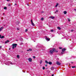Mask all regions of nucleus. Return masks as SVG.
Segmentation results:
<instances>
[{"instance_id":"c03bdc74","label":"nucleus","mask_w":76,"mask_h":76,"mask_svg":"<svg viewBox=\"0 0 76 76\" xmlns=\"http://www.w3.org/2000/svg\"><path fill=\"white\" fill-rule=\"evenodd\" d=\"M10 49H11V48H9V50H10Z\"/></svg>"},{"instance_id":"2eb2a0df","label":"nucleus","mask_w":76,"mask_h":76,"mask_svg":"<svg viewBox=\"0 0 76 76\" xmlns=\"http://www.w3.org/2000/svg\"><path fill=\"white\" fill-rule=\"evenodd\" d=\"M58 3H57L56 4L55 6L56 7H57V6H58Z\"/></svg>"},{"instance_id":"1a4fd4ad","label":"nucleus","mask_w":76,"mask_h":76,"mask_svg":"<svg viewBox=\"0 0 76 76\" xmlns=\"http://www.w3.org/2000/svg\"><path fill=\"white\" fill-rule=\"evenodd\" d=\"M3 29V27H1V28H0V31H1V30L2 29Z\"/></svg>"},{"instance_id":"3c124183","label":"nucleus","mask_w":76,"mask_h":76,"mask_svg":"<svg viewBox=\"0 0 76 76\" xmlns=\"http://www.w3.org/2000/svg\"><path fill=\"white\" fill-rule=\"evenodd\" d=\"M4 26H5V25H4Z\"/></svg>"},{"instance_id":"ea45409f","label":"nucleus","mask_w":76,"mask_h":76,"mask_svg":"<svg viewBox=\"0 0 76 76\" xmlns=\"http://www.w3.org/2000/svg\"><path fill=\"white\" fill-rule=\"evenodd\" d=\"M17 23H16L17 24H19V22H17Z\"/></svg>"},{"instance_id":"58836bf2","label":"nucleus","mask_w":76,"mask_h":76,"mask_svg":"<svg viewBox=\"0 0 76 76\" xmlns=\"http://www.w3.org/2000/svg\"><path fill=\"white\" fill-rule=\"evenodd\" d=\"M1 35L0 34V38H1Z\"/></svg>"},{"instance_id":"6e6552de","label":"nucleus","mask_w":76,"mask_h":76,"mask_svg":"<svg viewBox=\"0 0 76 76\" xmlns=\"http://www.w3.org/2000/svg\"><path fill=\"white\" fill-rule=\"evenodd\" d=\"M62 50V52H64V51H65L66 50V49H65V48H64Z\"/></svg>"},{"instance_id":"0eeeda50","label":"nucleus","mask_w":76,"mask_h":76,"mask_svg":"<svg viewBox=\"0 0 76 76\" xmlns=\"http://www.w3.org/2000/svg\"><path fill=\"white\" fill-rule=\"evenodd\" d=\"M49 18L53 19H54V17L53 16H50L49 17Z\"/></svg>"},{"instance_id":"a878e982","label":"nucleus","mask_w":76,"mask_h":76,"mask_svg":"<svg viewBox=\"0 0 76 76\" xmlns=\"http://www.w3.org/2000/svg\"><path fill=\"white\" fill-rule=\"evenodd\" d=\"M11 5V4H8V6H10Z\"/></svg>"},{"instance_id":"c9c22d12","label":"nucleus","mask_w":76,"mask_h":76,"mask_svg":"<svg viewBox=\"0 0 76 76\" xmlns=\"http://www.w3.org/2000/svg\"><path fill=\"white\" fill-rule=\"evenodd\" d=\"M71 31V32H73V30H72Z\"/></svg>"},{"instance_id":"a19ab883","label":"nucleus","mask_w":76,"mask_h":76,"mask_svg":"<svg viewBox=\"0 0 76 76\" xmlns=\"http://www.w3.org/2000/svg\"><path fill=\"white\" fill-rule=\"evenodd\" d=\"M45 66H47V64H46V65H45Z\"/></svg>"},{"instance_id":"4be33fe9","label":"nucleus","mask_w":76,"mask_h":76,"mask_svg":"<svg viewBox=\"0 0 76 76\" xmlns=\"http://www.w3.org/2000/svg\"><path fill=\"white\" fill-rule=\"evenodd\" d=\"M17 58H19V56L17 55Z\"/></svg>"},{"instance_id":"79ce46f5","label":"nucleus","mask_w":76,"mask_h":76,"mask_svg":"<svg viewBox=\"0 0 76 76\" xmlns=\"http://www.w3.org/2000/svg\"><path fill=\"white\" fill-rule=\"evenodd\" d=\"M51 76H54V74H53Z\"/></svg>"},{"instance_id":"bb28decb","label":"nucleus","mask_w":76,"mask_h":76,"mask_svg":"<svg viewBox=\"0 0 76 76\" xmlns=\"http://www.w3.org/2000/svg\"><path fill=\"white\" fill-rule=\"evenodd\" d=\"M42 69H43V70H44L45 69V67H43L42 68Z\"/></svg>"},{"instance_id":"473e14b6","label":"nucleus","mask_w":76,"mask_h":76,"mask_svg":"<svg viewBox=\"0 0 76 76\" xmlns=\"http://www.w3.org/2000/svg\"><path fill=\"white\" fill-rule=\"evenodd\" d=\"M55 52H56V53H57V52H58V51L57 50H56V49H55Z\"/></svg>"},{"instance_id":"393cba45","label":"nucleus","mask_w":76,"mask_h":76,"mask_svg":"<svg viewBox=\"0 0 76 76\" xmlns=\"http://www.w3.org/2000/svg\"><path fill=\"white\" fill-rule=\"evenodd\" d=\"M67 19H68L69 22H70V19H69V18H68Z\"/></svg>"},{"instance_id":"9b49d317","label":"nucleus","mask_w":76,"mask_h":76,"mask_svg":"<svg viewBox=\"0 0 76 76\" xmlns=\"http://www.w3.org/2000/svg\"><path fill=\"white\" fill-rule=\"evenodd\" d=\"M58 12V10H57L55 12V13L56 14V13H57V12Z\"/></svg>"},{"instance_id":"ddd939ff","label":"nucleus","mask_w":76,"mask_h":76,"mask_svg":"<svg viewBox=\"0 0 76 76\" xmlns=\"http://www.w3.org/2000/svg\"><path fill=\"white\" fill-rule=\"evenodd\" d=\"M48 64H50V65H51V64H52V62H49L48 63Z\"/></svg>"},{"instance_id":"4c0bfd02","label":"nucleus","mask_w":76,"mask_h":76,"mask_svg":"<svg viewBox=\"0 0 76 76\" xmlns=\"http://www.w3.org/2000/svg\"><path fill=\"white\" fill-rule=\"evenodd\" d=\"M7 1H10V0H7Z\"/></svg>"},{"instance_id":"4468645a","label":"nucleus","mask_w":76,"mask_h":76,"mask_svg":"<svg viewBox=\"0 0 76 76\" xmlns=\"http://www.w3.org/2000/svg\"><path fill=\"white\" fill-rule=\"evenodd\" d=\"M57 28L58 29H59V30H60V29H61V28L59 27H57Z\"/></svg>"},{"instance_id":"a18cd8bd","label":"nucleus","mask_w":76,"mask_h":76,"mask_svg":"<svg viewBox=\"0 0 76 76\" xmlns=\"http://www.w3.org/2000/svg\"><path fill=\"white\" fill-rule=\"evenodd\" d=\"M74 10H75V11H76V9H74Z\"/></svg>"},{"instance_id":"a211bd4d","label":"nucleus","mask_w":76,"mask_h":76,"mask_svg":"<svg viewBox=\"0 0 76 76\" xmlns=\"http://www.w3.org/2000/svg\"><path fill=\"white\" fill-rule=\"evenodd\" d=\"M45 62L46 63V64H48V61H45Z\"/></svg>"},{"instance_id":"20e7f679","label":"nucleus","mask_w":76,"mask_h":76,"mask_svg":"<svg viewBox=\"0 0 76 76\" xmlns=\"http://www.w3.org/2000/svg\"><path fill=\"white\" fill-rule=\"evenodd\" d=\"M45 39L46 41H49L50 40V39L47 38L46 36H45Z\"/></svg>"},{"instance_id":"f704fd0d","label":"nucleus","mask_w":76,"mask_h":76,"mask_svg":"<svg viewBox=\"0 0 76 76\" xmlns=\"http://www.w3.org/2000/svg\"><path fill=\"white\" fill-rule=\"evenodd\" d=\"M31 23H33V22H32V20H31Z\"/></svg>"},{"instance_id":"49530a36","label":"nucleus","mask_w":76,"mask_h":76,"mask_svg":"<svg viewBox=\"0 0 76 76\" xmlns=\"http://www.w3.org/2000/svg\"><path fill=\"white\" fill-rule=\"evenodd\" d=\"M15 5H16V4H15Z\"/></svg>"},{"instance_id":"7c9ffc66","label":"nucleus","mask_w":76,"mask_h":76,"mask_svg":"<svg viewBox=\"0 0 76 76\" xmlns=\"http://www.w3.org/2000/svg\"><path fill=\"white\" fill-rule=\"evenodd\" d=\"M63 53H64V52H61V54H63Z\"/></svg>"},{"instance_id":"412c9836","label":"nucleus","mask_w":76,"mask_h":76,"mask_svg":"<svg viewBox=\"0 0 76 76\" xmlns=\"http://www.w3.org/2000/svg\"><path fill=\"white\" fill-rule=\"evenodd\" d=\"M31 24H32V25H33V26H35V24H34V23H31Z\"/></svg>"},{"instance_id":"c85d7f7f","label":"nucleus","mask_w":76,"mask_h":76,"mask_svg":"<svg viewBox=\"0 0 76 76\" xmlns=\"http://www.w3.org/2000/svg\"><path fill=\"white\" fill-rule=\"evenodd\" d=\"M27 31H28V30L27 29H26L25 30L26 32H27Z\"/></svg>"},{"instance_id":"f257e3e1","label":"nucleus","mask_w":76,"mask_h":76,"mask_svg":"<svg viewBox=\"0 0 76 76\" xmlns=\"http://www.w3.org/2000/svg\"><path fill=\"white\" fill-rule=\"evenodd\" d=\"M55 51H56V49H55V48H53L49 51L50 54H53V53H54Z\"/></svg>"},{"instance_id":"c756f323","label":"nucleus","mask_w":76,"mask_h":76,"mask_svg":"<svg viewBox=\"0 0 76 76\" xmlns=\"http://www.w3.org/2000/svg\"><path fill=\"white\" fill-rule=\"evenodd\" d=\"M33 58H35V56H33Z\"/></svg>"},{"instance_id":"b1692460","label":"nucleus","mask_w":76,"mask_h":76,"mask_svg":"<svg viewBox=\"0 0 76 76\" xmlns=\"http://www.w3.org/2000/svg\"><path fill=\"white\" fill-rule=\"evenodd\" d=\"M72 68H76V66H72Z\"/></svg>"},{"instance_id":"f03ea898","label":"nucleus","mask_w":76,"mask_h":76,"mask_svg":"<svg viewBox=\"0 0 76 76\" xmlns=\"http://www.w3.org/2000/svg\"><path fill=\"white\" fill-rule=\"evenodd\" d=\"M12 46L13 49H14L15 47V48H16V46H17V44H12Z\"/></svg>"},{"instance_id":"6ab92c4d","label":"nucleus","mask_w":76,"mask_h":76,"mask_svg":"<svg viewBox=\"0 0 76 76\" xmlns=\"http://www.w3.org/2000/svg\"><path fill=\"white\" fill-rule=\"evenodd\" d=\"M42 60H41L40 62V64H42Z\"/></svg>"},{"instance_id":"39448f33","label":"nucleus","mask_w":76,"mask_h":76,"mask_svg":"<svg viewBox=\"0 0 76 76\" xmlns=\"http://www.w3.org/2000/svg\"><path fill=\"white\" fill-rule=\"evenodd\" d=\"M8 63H10V64H15L14 63H13L11 62H8Z\"/></svg>"},{"instance_id":"2f4dec72","label":"nucleus","mask_w":76,"mask_h":76,"mask_svg":"<svg viewBox=\"0 0 76 76\" xmlns=\"http://www.w3.org/2000/svg\"><path fill=\"white\" fill-rule=\"evenodd\" d=\"M59 48L61 50V49H62V48L60 47H59Z\"/></svg>"},{"instance_id":"f8f14e48","label":"nucleus","mask_w":76,"mask_h":76,"mask_svg":"<svg viewBox=\"0 0 76 76\" xmlns=\"http://www.w3.org/2000/svg\"><path fill=\"white\" fill-rule=\"evenodd\" d=\"M9 42V40H7L5 42V44H7V42Z\"/></svg>"},{"instance_id":"f3484780","label":"nucleus","mask_w":76,"mask_h":76,"mask_svg":"<svg viewBox=\"0 0 76 76\" xmlns=\"http://www.w3.org/2000/svg\"><path fill=\"white\" fill-rule=\"evenodd\" d=\"M54 69V67H52L51 68V70H53V69Z\"/></svg>"},{"instance_id":"7ed1b4c3","label":"nucleus","mask_w":76,"mask_h":76,"mask_svg":"<svg viewBox=\"0 0 76 76\" xmlns=\"http://www.w3.org/2000/svg\"><path fill=\"white\" fill-rule=\"evenodd\" d=\"M56 64H57V65H59V66H60V65H61V63L59 62L58 61L56 62Z\"/></svg>"},{"instance_id":"37998d69","label":"nucleus","mask_w":76,"mask_h":76,"mask_svg":"<svg viewBox=\"0 0 76 76\" xmlns=\"http://www.w3.org/2000/svg\"><path fill=\"white\" fill-rule=\"evenodd\" d=\"M0 48H1V46H0Z\"/></svg>"},{"instance_id":"72a5a7b5","label":"nucleus","mask_w":76,"mask_h":76,"mask_svg":"<svg viewBox=\"0 0 76 76\" xmlns=\"http://www.w3.org/2000/svg\"><path fill=\"white\" fill-rule=\"evenodd\" d=\"M50 31H51V32H53V30H51Z\"/></svg>"},{"instance_id":"8fccbe9b","label":"nucleus","mask_w":76,"mask_h":76,"mask_svg":"<svg viewBox=\"0 0 76 76\" xmlns=\"http://www.w3.org/2000/svg\"><path fill=\"white\" fill-rule=\"evenodd\" d=\"M72 63H73V62H71Z\"/></svg>"},{"instance_id":"5701e85b","label":"nucleus","mask_w":76,"mask_h":76,"mask_svg":"<svg viewBox=\"0 0 76 76\" xmlns=\"http://www.w3.org/2000/svg\"><path fill=\"white\" fill-rule=\"evenodd\" d=\"M4 38V36H2V37H1V38Z\"/></svg>"},{"instance_id":"423d86ee","label":"nucleus","mask_w":76,"mask_h":76,"mask_svg":"<svg viewBox=\"0 0 76 76\" xmlns=\"http://www.w3.org/2000/svg\"><path fill=\"white\" fill-rule=\"evenodd\" d=\"M28 60L29 62H31L32 61V59L31 58H29Z\"/></svg>"},{"instance_id":"e433bc0d","label":"nucleus","mask_w":76,"mask_h":76,"mask_svg":"<svg viewBox=\"0 0 76 76\" xmlns=\"http://www.w3.org/2000/svg\"><path fill=\"white\" fill-rule=\"evenodd\" d=\"M17 30H19V28H17Z\"/></svg>"},{"instance_id":"dca6fc26","label":"nucleus","mask_w":76,"mask_h":76,"mask_svg":"<svg viewBox=\"0 0 76 76\" xmlns=\"http://www.w3.org/2000/svg\"><path fill=\"white\" fill-rule=\"evenodd\" d=\"M64 14H66V13H67V12L66 11H64Z\"/></svg>"},{"instance_id":"09e8293b","label":"nucleus","mask_w":76,"mask_h":76,"mask_svg":"<svg viewBox=\"0 0 76 76\" xmlns=\"http://www.w3.org/2000/svg\"><path fill=\"white\" fill-rule=\"evenodd\" d=\"M42 12V13H43V12Z\"/></svg>"},{"instance_id":"cd10ccee","label":"nucleus","mask_w":76,"mask_h":76,"mask_svg":"<svg viewBox=\"0 0 76 76\" xmlns=\"http://www.w3.org/2000/svg\"><path fill=\"white\" fill-rule=\"evenodd\" d=\"M41 20H44V18H42Z\"/></svg>"},{"instance_id":"de8ad7c7","label":"nucleus","mask_w":76,"mask_h":76,"mask_svg":"<svg viewBox=\"0 0 76 76\" xmlns=\"http://www.w3.org/2000/svg\"><path fill=\"white\" fill-rule=\"evenodd\" d=\"M3 15H4V13L3 14Z\"/></svg>"},{"instance_id":"9d476101","label":"nucleus","mask_w":76,"mask_h":76,"mask_svg":"<svg viewBox=\"0 0 76 76\" xmlns=\"http://www.w3.org/2000/svg\"><path fill=\"white\" fill-rule=\"evenodd\" d=\"M27 51H32V49H29L28 50H27Z\"/></svg>"},{"instance_id":"aec40b11","label":"nucleus","mask_w":76,"mask_h":76,"mask_svg":"<svg viewBox=\"0 0 76 76\" xmlns=\"http://www.w3.org/2000/svg\"><path fill=\"white\" fill-rule=\"evenodd\" d=\"M4 9H5V10H7V7H5L4 8Z\"/></svg>"}]
</instances>
